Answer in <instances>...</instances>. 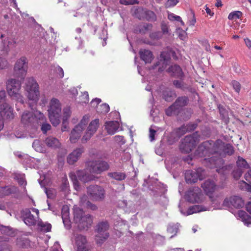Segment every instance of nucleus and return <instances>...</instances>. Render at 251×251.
<instances>
[{
    "instance_id": "nucleus-1",
    "label": "nucleus",
    "mask_w": 251,
    "mask_h": 251,
    "mask_svg": "<svg viewBox=\"0 0 251 251\" xmlns=\"http://www.w3.org/2000/svg\"><path fill=\"white\" fill-rule=\"evenodd\" d=\"M216 156H212L209 161L211 167L221 168L223 167L224 160L223 157L226 155H231L234 152L233 147L229 144H225L222 140L218 139L215 141Z\"/></svg>"
},
{
    "instance_id": "nucleus-5",
    "label": "nucleus",
    "mask_w": 251,
    "mask_h": 251,
    "mask_svg": "<svg viewBox=\"0 0 251 251\" xmlns=\"http://www.w3.org/2000/svg\"><path fill=\"white\" fill-rule=\"evenodd\" d=\"M36 106L35 105L33 112L25 111L21 116V122L25 125L36 126L37 124H42L45 120V117L44 114L41 112L35 110ZM32 110V109H31Z\"/></svg>"
},
{
    "instance_id": "nucleus-42",
    "label": "nucleus",
    "mask_w": 251,
    "mask_h": 251,
    "mask_svg": "<svg viewBox=\"0 0 251 251\" xmlns=\"http://www.w3.org/2000/svg\"><path fill=\"white\" fill-rule=\"evenodd\" d=\"M90 120V116L85 115L83 117L80 122L76 126H79L82 131L85 129L86 126L88 124Z\"/></svg>"
},
{
    "instance_id": "nucleus-30",
    "label": "nucleus",
    "mask_w": 251,
    "mask_h": 251,
    "mask_svg": "<svg viewBox=\"0 0 251 251\" xmlns=\"http://www.w3.org/2000/svg\"><path fill=\"white\" fill-rule=\"evenodd\" d=\"M45 143L48 147L50 148H56L60 146L59 140L56 138L52 136L47 137L45 141Z\"/></svg>"
},
{
    "instance_id": "nucleus-21",
    "label": "nucleus",
    "mask_w": 251,
    "mask_h": 251,
    "mask_svg": "<svg viewBox=\"0 0 251 251\" xmlns=\"http://www.w3.org/2000/svg\"><path fill=\"white\" fill-rule=\"evenodd\" d=\"M75 243L77 251H87L89 250L86 238L83 235H78L76 237Z\"/></svg>"
},
{
    "instance_id": "nucleus-15",
    "label": "nucleus",
    "mask_w": 251,
    "mask_h": 251,
    "mask_svg": "<svg viewBox=\"0 0 251 251\" xmlns=\"http://www.w3.org/2000/svg\"><path fill=\"white\" fill-rule=\"evenodd\" d=\"M201 168H199L196 171L188 170L186 171L185 174V178L186 182L187 183H196L198 179L201 180L202 179V176L201 174L202 172Z\"/></svg>"
},
{
    "instance_id": "nucleus-6",
    "label": "nucleus",
    "mask_w": 251,
    "mask_h": 251,
    "mask_svg": "<svg viewBox=\"0 0 251 251\" xmlns=\"http://www.w3.org/2000/svg\"><path fill=\"white\" fill-rule=\"evenodd\" d=\"M61 110V104L59 100L55 98L52 99L50 103L48 112L50 121L54 126H56L60 123Z\"/></svg>"
},
{
    "instance_id": "nucleus-3",
    "label": "nucleus",
    "mask_w": 251,
    "mask_h": 251,
    "mask_svg": "<svg viewBox=\"0 0 251 251\" xmlns=\"http://www.w3.org/2000/svg\"><path fill=\"white\" fill-rule=\"evenodd\" d=\"M74 221L80 230H87L91 226L93 218L89 214H84L82 209L76 206L74 208Z\"/></svg>"
},
{
    "instance_id": "nucleus-7",
    "label": "nucleus",
    "mask_w": 251,
    "mask_h": 251,
    "mask_svg": "<svg viewBox=\"0 0 251 251\" xmlns=\"http://www.w3.org/2000/svg\"><path fill=\"white\" fill-rule=\"evenodd\" d=\"M6 86L9 95L13 99L22 103H24V98L20 93L21 88V82L15 79L11 78L8 80L6 83Z\"/></svg>"
},
{
    "instance_id": "nucleus-14",
    "label": "nucleus",
    "mask_w": 251,
    "mask_h": 251,
    "mask_svg": "<svg viewBox=\"0 0 251 251\" xmlns=\"http://www.w3.org/2000/svg\"><path fill=\"white\" fill-rule=\"evenodd\" d=\"M223 205L235 208H241L244 206L245 202L241 197L235 195L226 198L224 201Z\"/></svg>"
},
{
    "instance_id": "nucleus-35",
    "label": "nucleus",
    "mask_w": 251,
    "mask_h": 251,
    "mask_svg": "<svg viewBox=\"0 0 251 251\" xmlns=\"http://www.w3.org/2000/svg\"><path fill=\"white\" fill-rule=\"evenodd\" d=\"M13 178L16 180L20 186H25L26 185V181L25 179V175L23 174H19L14 173L12 174Z\"/></svg>"
},
{
    "instance_id": "nucleus-59",
    "label": "nucleus",
    "mask_w": 251,
    "mask_h": 251,
    "mask_svg": "<svg viewBox=\"0 0 251 251\" xmlns=\"http://www.w3.org/2000/svg\"><path fill=\"white\" fill-rule=\"evenodd\" d=\"M8 66V62L5 58L0 57V69H4Z\"/></svg>"
},
{
    "instance_id": "nucleus-55",
    "label": "nucleus",
    "mask_w": 251,
    "mask_h": 251,
    "mask_svg": "<svg viewBox=\"0 0 251 251\" xmlns=\"http://www.w3.org/2000/svg\"><path fill=\"white\" fill-rule=\"evenodd\" d=\"M69 186V182L66 177L62 178L61 188L62 191H66Z\"/></svg>"
},
{
    "instance_id": "nucleus-39",
    "label": "nucleus",
    "mask_w": 251,
    "mask_h": 251,
    "mask_svg": "<svg viewBox=\"0 0 251 251\" xmlns=\"http://www.w3.org/2000/svg\"><path fill=\"white\" fill-rule=\"evenodd\" d=\"M236 164L237 167L240 169H248L250 167L247 161L241 156L238 157Z\"/></svg>"
},
{
    "instance_id": "nucleus-20",
    "label": "nucleus",
    "mask_w": 251,
    "mask_h": 251,
    "mask_svg": "<svg viewBox=\"0 0 251 251\" xmlns=\"http://www.w3.org/2000/svg\"><path fill=\"white\" fill-rule=\"evenodd\" d=\"M201 186L205 194L210 198H211L212 195L217 188V185L214 181L210 179L205 180Z\"/></svg>"
},
{
    "instance_id": "nucleus-4",
    "label": "nucleus",
    "mask_w": 251,
    "mask_h": 251,
    "mask_svg": "<svg viewBox=\"0 0 251 251\" xmlns=\"http://www.w3.org/2000/svg\"><path fill=\"white\" fill-rule=\"evenodd\" d=\"M214 146L215 142L211 140L205 141L199 146L195 152V156L198 157H208V158H205L204 160L209 163L207 165L210 168L213 167H211L212 164L210 163L209 159L212 156H216L215 151L216 150H214L215 149Z\"/></svg>"
},
{
    "instance_id": "nucleus-22",
    "label": "nucleus",
    "mask_w": 251,
    "mask_h": 251,
    "mask_svg": "<svg viewBox=\"0 0 251 251\" xmlns=\"http://www.w3.org/2000/svg\"><path fill=\"white\" fill-rule=\"evenodd\" d=\"M18 191L17 187L14 185L0 186V198H3L11 194H16Z\"/></svg>"
},
{
    "instance_id": "nucleus-52",
    "label": "nucleus",
    "mask_w": 251,
    "mask_h": 251,
    "mask_svg": "<svg viewBox=\"0 0 251 251\" xmlns=\"http://www.w3.org/2000/svg\"><path fill=\"white\" fill-rule=\"evenodd\" d=\"M45 120L42 124H37V125H41V130L44 133H46L47 132L50 130L51 128V126L49 124L44 123Z\"/></svg>"
},
{
    "instance_id": "nucleus-60",
    "label": "nucleus",
    "mask_w": 251,
    "mask_h": 251,
    "mask_svg": "<svg viewBox=\"0 0 251 251\" xmlns=\"http://www.w3.org/2000/svg\"><path fill=\"white\" fill-rule=\"evenodd\" d=\"M168 18L169 20L174 21H179L181 20V17L179 16L175 15L173 13H170L168 14Z\"/></svg>"
},
{
    "instance_id": "nucleus-54",
    "label": "nucleus",
    "mask_w": 251,
    "mask_h": 251,
    "mask_svg": "<svg viewBox=\"0 0 251 251\" xmlns=\"http://www.w3.org/2000/svg\"><path fill=\"white\" fill-rule=\"evenodd\" d=\"M150 37L153 40H158L162 37V34L160 31L152 32L150 35Z\"/></svg>"
},
{
    "instance_id": "nucleus-17",
    "label": "nucleus",
    "mask_w": 251,
    "mask_h": 251,
    "mask_svg": "<svg viewBox=\"0 0 251 251\" xmlns=\"http://www.w3.org/2000/svg\"><path fill=\"white\" fill-rule=\"evenodd\" d=\"M0 115L3 119H13L14 117L13 108L8 103L0 104Z\"/></svg>"
},
{
    "instance_id": "nucleus-26",
    "label": "nucleus",
    "mask_w": 251,
    "mask_h": 251,
    "mask_svg": "<svg viewBox=\"0 0 251 251\" xmlns=\"http://www.w3.org/2000/svg\"><path fill=\"white\" fill-rule=\"evenodd\" d=\"M139 54L141 59L146 63H150L153 58L152 52L148 50H141Z\"/></svg>"
},
{
    "instance_id": "nucleus-19",
    "label": "nucleus",
    "mask_w": 251,
    "mask_h": 251,
    "mask_svg": "<svg viewBox=\"0 0 251 251\" xmlns=\"http://www.w3.org/2000/svg\"><path fill=\"white\" fill-rule=\"evenodd\" d=\"M84 147H80L74 150L70 153L67 158V161L70 165H73L81 157L82 153L84 152Z\"/></svg>"
},
{
    "instance_id": "nucleus-2",
    "label": "nucleus",
    "mask_w": 251,
    "mask_h": 251,
    "mask_svg": "<svg viewBox=\"0 0 251 251\" xmlns=\"http://www.w3.org/2000/svg\"><path fill=\"white\" fill-rule=\"evenodd\" d=\"M25 90L27 92L29 100V106L34 109V106L37 105L39 99V85L33 77H29L26 79Z\"/></svg>"
},
{
    "instance_id": "nucleus-58",
    "label": "nucleus",
    "mask_w": 251,
    "mask_h": 251,
    "mask_svg": "<svg viewBox=\"0 0 251 251\" xmlns=\"http://www.w3.org/2000/svg\"><path fill=\"white\" fill-rule=\"evenodd\" d=\"M173 84L177 88L183 89L185 88L184 83L181 81L175 80L173 81Z\"/></svg>"
},
{
    "instance_id": "nucleus-24",
    "label": "nucleus",
    "mask_w": 251,
    "mask_h": 251,
    "mask_svg": "<svg viewBox=\"0 0 251 251\" xmlns=\"http://www.w3.org/2000/svg\"><path fill=\"white\" fill-rule=\"evenodd\" d=\"M167 72L170 74V75L176 77H182L183 75L181 68L179 66L176 64L169 67Z\"/></svg>"
},
{
    "instance_id": "nucleus-49",
    "label": "nucleus",
    "mask_w": 251,
    "mask_h": 251,
    "mask_svg": "<svg viewBox=\"0 0 251 251\" xmlns=\"http://www.w3.org/2000/svg\"><path fill=\"white\" fill-rule=\"evenodd\" d=\"M0 231L1 234L7 236H11L12 234V231L8 226H1L0 227Z\"/></svg>"
},
{
    "instance_id": "nucleus-16",
    "label": "nucleus",
    "mask_w": 251,
    "mask_h": 251,
    "mask_svg": "<svg viewBox=\"0 0 251 251\" xmlns=\"http://www.w3.org/2000/svg\"><path fill=\"white\" fill-rule=\"evenodd\" d=\"M100 125V120L99 119H95L92 121L87 129L84 135L82 138L83 143L86 142L92 137V136L96 132Z\"/></svg>"
},
{
    "instance_id": "nucleus-25",
    "label": "nucleus",
    "mask_w": 251,
    "mask_h": 251,
    "mask_svg": "<svg viewBox=\"0 0 251 251\" xmlns=\"http://www.w3.org/2000/svg\"><path fill=\"white\" fill-rule=\"evenodd\" d=\"M119 124L117 121H109L105 123V128L109 134H114L118 129Z\"/></svg>"
},
{
    "instance_id": "nucleus-64",
    "label": "nucleus",
    "mask_w": 251,
    "mask_h": 251,
    "mask_svg": "<svg viewBox=\"0 0 251 251\" xmlns=\"http://www.w3.org/2000/svg\"><path fill=\"white\" fill-rule=\"evenodd\" d=\"M244 177L249 183L251 182V169L245 174Z\"/></svg>"
},
{
    "instance_id": "nucleus-41",
    "label": "nucleus",
    "mask_w": 251,
    "mask_h": 251,
    "mask_svg": "<svg viewBox=\"0 0 251 251\" xmlns=\"http://www.w3.org/2000/svg\"><path fill=\"white\" fill-rule=\"evenodd\" d=\"M187 129L185 127V125H183L181 126L176 128L174 132L176 136L178 138H180L187 132Z\"/></svg>"
},
{
    "instance_id": "nucleus-46",
    "label": "nucleus",
    "mask_w": 251,
    "mask_h": 251,
    "mask_svg": "<svg viewBox=\"0 0 251 251\" xmlns=\"http://www.w3.org/2000/svg\"><path fill=\"white\" fill-rule=\"evenodd\" d=\"M109 105L106 103H103L98 107V112L100 113L106 114L109 112Z\"/></svg>"
},
{
    "instance_id": "nucleus-57",
    "label": "nucleus",
    "mask_w": 251,
    "mask_h": 251,
    "mask_svg": "<svg viewBox=\"0 0 251 251\" xmlns=\"http://www.w3.org/2000/svg\"><path fill=\"white\" fill-rule=\"evenodd\" d=\"M231 85L235 91L237 93H239L241 89V85L240 83L237 81L233 80L231 82Z\"/></svg>"
},
{
    "instance_id": "nucleus-34",
    "label": "nucleus",
    "mask_w": 251,
    "mask_h": 251,
    "mask_svg": "<svg viewBox=\"0 0 251 251\" xmlns=\"http://www.w3.org/2000/svg\"><path fill=\"white\" fill-rule=\"evenodd\" d=\"M180 109L174 103L165 110V114L168 116L177 115L180 111Z\"/></svg>"
},
{
    "instance_id": "nucleus-38",
    "label": "nucleus",
    "mask_w": 251,
    "mask_h": 251,
    "mask_svg": "<svg viewBox=\"0 0 251 251\" xmlns=\"http://www.w3.org/2000/svg\"><path fill=\"white\" fill-rule=\"evenodd\" d=\"M69 208L67 205H63L62 208L61 214L62 218L64 224L66 222H70L69 220Z\"/></svg>"
},
{
    "instance_id": "nucleus-28",
    "label": "nucleus",
    "mask_w": 251,
    "mask_h": 251,
    "mask_svg": "<svg viewBox=\"0 0 251 251\" xmlns=\"http://www.w3.org/2000/svg\"><path fill=\"white\" fill-rule=\"evenodd\" d=\"M16 42L14 39H7L2 40L0 46V50L8 51L10 48L15 47Z\"/></svg>"
},
{
    "instance_id": "nucleus-53",
    "label": "nucleus",
    "mask_w": 251,
    "mask_h": 251,
    "mask_svg": "<svg viewBox=\"0 0 251 251\" xmlns=\"http://www.w3.org/2000/svg\"><path fill=\"white\" fill-rule=\"evenodd\" d=\"M80 99L81 102L85 103H88L89 101L88 93L86 91L82 93L81 95L80 96Z\"/></svg>"
},
{
    "instance_id": "nucleus-37",
    "label": "nucleus",
    "mask_w": 251,
    "mask_h": 251,
    "mask_svg": "<svg viewBox=\"0 0 251 251\" xmlns=\"http://www.w3.org/2000/svg\"><path fill=\"white\" fill-rule=\"evenodd\" d=\"M144 20L149 22H155L157 20L156 14L152 11L146 8Z\"/></svg>"
},
{
    "instance_id": "nucleus-9",
    "label": "nucleus",
    "mask_w": 251,
    "mask_h": 251,
    "mask_svg": "<svg viewBox=\"0 0 251 251\" xmlns=\"http://www.w3.org/2000/svg\"><path fill=\"white\" fill-rule=\"evenodd\" d=\"M28 69V61L27 58L22 56L18 59L13 68V75L23 80L26 75Z\"/></svg>"
},
{
    "instance_id": "nucleus-63",
    "label": "nucleus",
    "mask_w": 251,
    "mask_h": 251,
    "mask_svg": "<svg viewBox=\"0 0 251 251\" xmlns=\"http://www.w3.org/2000/svg\"><path fill=\"white\" fill-rule=\"evenodd\" d=\"M85 206L92 210H96L98 209L97 206L95 204L92 203L90 201H86V205Z\"/></svg>"
},
{
    "instance_id": "nucleus-32",
    "label": "nucleus",
    "mask_w": 251,
    "mask_h": 251,
    "mask_svg": "<svg viewBox=\"0 0 251 251\" xmlns=\"http://www.w3.org/2000/svg\"><path fill=\"white\" fill-rule=\"evenodd\" d=\"M188 101V99L187 97H179L176 99L174 104L180 110L182 107L187 104Z\"/></svg>"
},
{
    "instance_id": "nucleus-11",
    "label": "nucleus",
    "mask_w": 251,
    "mask_h": 251,
    "mask_svg": "<svg viewBox=\"0 0 251 251\" xmlns=\"http://www.w3.org/2000/svg\"><path fill=\"white\" fill-rule=\"evenodd\" d=\"M22 215L26 225L34 226L39 222V210L36 208H26L23 211Z\"/></svg>"
},
{
    "instance_id": "nucleus-23",
    "label": "nucleus",
    "mask_w": 251,
    "mask_h": 251,
    "mask_svg": "<svg viewBox=\"0 0 251 251\" xmlns=\"http://www.w3.org/2000/svg\"><path fill=\"white\" fill-rule=\"evenodd\" d=\"M88 170L86 168L83 170H79L76 172V175L78 179L84 183L92 180L94 176L87 173Z\"/></svg>"
},
{
    "instance_id": "nucleus-36",
    "label": "nucleus",
    "mask_w": 251,
    "mask_h": 251,
    "mask_svg": "<svg viewBox=\"0 0 251 251\" xmlns=\"http://www.w3.org/2000/svg\"><path fill=\"white\" fill-rule=\"evenodd\" d=\"M108 176L116 180L121 181L126 177V175L122 172H111L108 173Z\"/></svg>"
},
{
    "instance_id": "nucleus-8",
    "label": "nucleus",
    "mask_w": 251,
    "mask_h": 251,
    "mask_svg": "<svg viewBox=\"0 0 251 251\" xmlns=\"http://www.w3.org/2000/svg\"><path fill=\"white\" fill-rule=\"evenodd\" d=\"M200 137L197 132L192 135L185 136L180 145L181 151L185 153H189L199 143Z\"/></svg>"
},
{
    "instance_id": "nucleus-51",
    "label": "nucleus",
    "mask_w": 251,
    "mask_h": 251,
    "mask_svg": "<svg viewBox=\"0 0 251 251\" xmlns=\"http://www.w3.org/2000/svg\"><path fill=\"white\" fill-rule=\"evenodd\" d=\"M240 187L243 190L251 192V182L248 183L244 181H242Z\"/></svg>"
},
{
    "instance_id": "nucleus-10",
    "label": "nucleus",
    "mask_w": 251,
    "mask_h": 251,
    "mask_svg": "<svg viewBox=\"0 0 251 251\" xmlns=\"http://www.w3.org/2000/svg\"><path fill=\"white\" fill-rule=\"evenodd\" d=\"M86 169L90 173L100 174L108 170L109 166L108 163L102 160H91L86 163Z\"/></svg>"
},
{
    "instance_id": "nucleus-56",
    "label": "nucleus",
    "mask_w": 251,
    "mask_h": 251,
    "mask_svg": "<svg viewBox=\"0 0 251 251\" xmlns=\"http://www.w3.org/2000/svg\"><path fill=\"white\" fill-rule=\"evenodd\" d=\"M179 2L178 0H168L165 4V7L169 8L174 7Z\"/></svg>"
},
{
    "instance_id": "nucleus-40",
    "label": "nucleus",
    "mask_w": 251,
    "mask_h": 251,
    "mask_svg": "<svg viewBox=\"0 0 251 251\" xmlns=\"http://www.w3.org/2000/svg\"><path fill=\"white\" fill-rule=\"evenodd\" d=\"M38 227L44 232H49L51 230V224L47 223H44L42 221H39L37 223Z\"/></svg>"
},
{
    "instance_id": "nucleus-47",
    "label": "nucleus",
    "mask_w": 251,
    "mask_h": 251,
    "mask_svg": "<svg viewBox=\"0 0 251 251\" xmlns=\"http://www.w3.org/2000/svg\"><path fill=\"white\" fill-rule=\"evenodd\" d=\"M71 114V111L69 107H66L63 109V124H65V121H67L70 118Z\"/></svg>"
},
{
    "instance_id": "nucleus-44",
    "label": "nucleus",
    "mask_w": 251,
    "mask_h": 251,
    "mask_svg": "<svg viewBox=\"0 0 251 251\" xmlns=\"http://www.w3.org/2000/svg\"><path fill=\"white\" fill-rule=\"evenodd\" d=\"M152 25L151 24L145 23L141 26L139 28V32L142 34H145L149 31L151 30Z\"/></svg>"
},
{
    "instance_id": "nucleus-27",
    "label": "nucleus",
    "mask_w": 251,
    "mask_h": 251,
    "mask_svg": "<svg viewBox=\"0 0 251 251\" xmlns=\"http://www.w3.org/2000/svg\"><path fill=\"white\" fill-rule=\"evenodd\" d=\"M82 130L79 126H75L72 130L70 136V140L71 143H75L80 137Z\"/></svg>"
},
{
    "instance_id": "nucleus-31",
    "label": "nucleus",
    "mask_w": 251,
    "mask_h": 251,
    "mask_svg": "<svg viewBox=\"0 0 251 251\" xmlns=\"http://www.w3.org/2000/svg\"><path fill=\"white\" fill-rule=\"evenodd\" d=\"M146 8L141 7H134L132 9L133 15L139 20H144Z\"/></svg>"
},
{
    "instance_id": "nucleus-18",
    "label": "nucleus",
    "mask_w": 251,
    "mask_h": 251,
    "mask_svg": "<svg viewBox=\"0 0 251 251\" xmlns=\"http://www.w3.org/2000/svg\"><path fill=\"white\" fill-rule=\"evenodd\" d=\"M171 58L166 51H162L160 54V60L155 63L152 67V69H155L156 67L162 64V67H159L158 72H161L163 71L167 64L170 62Z\"/></svg>"
},
{
    "instance_id": "nucleus-61",
    "label": "nucleus",
    "mask_w": 251,
    "mask_h": 251,
    "mask_svg": "<svg viewBox=\"0 0 251 251\" xmlns=\"http://www.w3.org/2000/svg\"><path fill=\"white\" fill-rule=\"evenodd\" d=\"M120 3L122 4L129 5L137 3V0H120Z\"/></svg>"
},
{
    "instance_id": "nucleus-45",
    "label": "nucleus",
    "mask_w": 251,
    "mask_h": 251,
    "mask_svg": "<svg viewBox=\"0 0 251 251\" xmlns=\"http://www.w3.org/2000/svg\"><path fill=\"white\" fill-rule=\"evenodd\" d=\"M242 14L240 11H233L229 14L228 19L230 20L239 19L242 17Z\"/></svg>"
},
{
    "instance_id": "nucleus-50",
    "label": "nucleus",
    "mask_w": 251,
    "mask_h": 251,
    "mask_svg": "<svg viewBox=\"0 0 251 251\" xmlns=\"http://www.w3.org/2000/svg\"><path fill=\"white\" fill-rule=\"evenodd\" d=\"M239 215L243 220L246 221L247 223H251V217L249 216L246 212L240 211L239 212Z\"/></svg>"
},
{
    "instance_id": "nucleus-29",
    "label": "nucleus",
    "mask_w": 251,
    "mask_h": 251,
    "mask_svg": "<svg viewBox=\"0 0 251 251\" xmlns=\"http://www.w3.org/2000/svg\"><path fill=\"white\" fill-rule=\"evenodd\" d=\"M176 97L175 91L169 88H166L162 92V98L166 101L171 102Z\"/></svg>"
},
{
    "instance_id": "nucleus-43",
    "label": "nucleus",
    "mask_w": 251,
    "mask_h": 251,
    "mask_svg": "<svg viewBox=\"0 0 251 251\" xmlns=\"http://www.w3.org/2000/svg\"><path fill=\"white\" fill-rule=\"evenodd\" d=\"M109 237L108 233H104L103 234H98L96 236L95 240L97 244H101Z\"/></svg>"
},
{
    "instance_id": "nucleus-12",
    "label": "nucleus",
    "mask_w": 251,
    "mask_h": 251,
    "mask_svg": "<svg viewBox=\"0 0 251 251\" xmlns=\"http://www.w3.org/2000/svg\"><path fill=\"white\" fill-rule=\"evenodd\" d=\"M185 196L186 200L191 203H201L203 201V195L198 187L189 189Z\"/></svg>"
},
{
    "instance_id": "nucleus-13",
    "label": "nucleus",
    "mask_w": 251,
    "mask_h": 251,
    "mask_svg": "<svg viewBox=\"0 0 251 251\" xmlns=\"http://www.w3.org/2000/svg\"><path fill=\"white\" fill-rule=\"evenodd\" d=\"M87 190L88 195L93 201H100L104 199L105 190L100 186L90 185L87 187Z\"/></svg>"
},
{
    "instance_id": "nucleus-48",
    "label": "nucleus",
    "mask_w": 251,
    "mask_h": 251,
    "mask_svg": "<svg viewBox=\"0 0 251 251\" xmlns=\"http://www.w3.org/2000/svg\"><path fill=\"white\" fill-rule=\"evenodd\" d=\"M161 29L162 34H168L169 33V28L167 23L165 22L162 21L161 23Z\"/></svg>"
},
{
    "instance_id": "nucleus-62",
    "label": "nucleus",
    "mask_w": 251,
    "mask_h": 251,
    "mask_svg": "<svg viewBox=\"0 0 251 251\" xmlns=\"http://www.w3.org/2000/svg\"><path fill=\"white\" fill-rule=\"evenodd\" d=\"M242 173L243 172L240 169L234 170L233 172V176L236 179H238L242 176Z\"/></svg>"
},
{
    "instance_id": "nucleus-33",
    "label": "nucleus",
    "mask_w": 251,
    "mask_h": 251,
    "mask_svg": "<svg viewBox=\"0 0 251 251\" xmlns=\"http://www.w3.org/2000/svg\"><path fill=\"white\" fill-rule=\"evenodd\" d=\"M97 230L99 234H103L107 233L106 231L109 228V224L107 221L101 222L97 226Z\"/></svg>"
}]
</instances>
